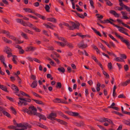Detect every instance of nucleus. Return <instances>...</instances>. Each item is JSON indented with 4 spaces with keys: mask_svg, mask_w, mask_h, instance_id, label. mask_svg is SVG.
<instances>
[{
    "mask_svg": "<svg viewBox=\"0 0 130 130\" xmlns=\"http://www.w3.org/2000/svg\"><path fill=\"white\" fill-rule=\"evenodd\" d=\"M29 109L25 108L23 110V111L24 112H26L30 115H37V109L34 106L29 107Z\"/></svg>",
    "mask_w": 130,
    "mask_h": 130,
    "instance_id": "obj_1",
    "label": "nucleus"
},
{
    "mask_svg": "<svg viewBox=\"0 0 130 130\" xmlns=\"http://www.w3.org/2000/svg\"><path fill=\"white\" fill-rule=\"evenodd\" d=\"M57 117V114L55 112H52L48 115L47 117V118L50 119L51 120H56L60 123V122L61 120L55 118Z\"/></svg>",
    "mask_w": 130,
    "mask_h": 130,
    "instance_id": "obj_2",
    "label": "nucleus"
},
{
    "mask_svg": "<svg viewBox=\"0 0 130 130\" xmlns=\"http://www.w3.org/2000/svg\"><path fill=\"white\" fill-rule=\"evenodd\" d=\"M70 23L72 24V26H70V27H69V30H73L76 28L79 29V27L80 26V24L79 22L77 23V24L73 22H71Z\"/></svg>",
    "mask_w": 130,
    "mask_h": 130,
    "instance_id": "obj_3",
    "label": "nucleus"
},
{
    "mask_svg": "<svg viewBox=\"0 0 130 130\" xmlns=\"http://www.w3.org/2000/svg\"><path fill=\"white\" fill-rule=\"evenodd\" d=\"M65 112L68 114L69 115L72 116L74 117H78L80 118L82 117L80 116L79 113L77 112H74L72 111H65Z\"/></svg>",
    "mask_w": 130,
    "mask_h": 130,
    "instance_id": "obj_4",
    "label": "nucleus"
},
{
    "mask_svg": "<svg viewBox=\"0 0 130 130\" xmlns=\"http://www.w3.org/2000/svg\"><path fill=\"white\" fill-rule=\"evenodd\" d=\"M74 124H75L76 126L79 127H84L86 126L84 122L83 121H81L79 122H74Z\"/></svg>",
    "mask_w": 130,
    "mask_h": 130,
    "instance_id": "obj_5",
    "label": "nucleus"
},
{
    "mask_svg": "<svg viewBox=\"0 0 130 130\" xmlns=\"http://www.w3.org/2000/svg\"><path fill=\"white\" fill-rule=\"evenodd\" d=\"M36 49V47H34L33 46H29L26 48V51L27 52L28 51H34Z\"/></svg>",
    "mask_w": 130,
    "mask_h": 130,
    "instance_id": "obj_6",
    "label": "nucleus"
},
{
    "mask_svg": "<svg viewBox=\"0 0 130 130\" xmlns=\"http://www.w3.org/2000/svg\"><path fill=\"white\" fill-rule=\"evenodd\" d=\"M31 100L35 101L36 103L40 105H42V107H43L45 105V103L41 101L34 99H31Z\"/></svg>",
    "mask_w": 130,
    "mask_h": 130,
    "instance_id": "obj_7",
    "label": "nucleus"
},
{
    "mask_svg": "<svg viewBox=\"0 0 130 130\" xmlns=\"http://www.w3.org/2000/svg\"><path fill=\"white\" fill-rule=\"evenodd\" d=\"M22 24L24 26H27L30 28L31 27H32V24L29 22H28L26 23L23 21H22Z\"/></svg>",
    "mask_w": 130,
    "mask_h": 130,
    "instance_id": "obj_8",
    "label": "nucleus"
},
{
    "mask_svg": "<svg viewBox=\"0 0 130 130\" xmlns=\"http://www.w3.org/2000/svg\"><path fill=\"white\" fill-rule=\"evenodd\" d=\"M117 21L119 23L122 24V25L124 27H126L130 29V27L128 25L123 22L122 20H120L119 19H117Z\"/></svg>",
    "mask_w": 130,
    "mask_h": 130,
    "instance_id": "obj_9",
    "label": "nucleus"
},
{
    "mask_svg": "<svg viewBox=\"0 0 130 130\" xmlns=\"http://www.w3.org/2000/svg\"><path fill=\"white\" fill-rule=\"evenodd\" d=\"M36 116H38L40 118V119H42L44 120H46V119L45 116L43 115L40 113H38L37 115Z\"/></svg>",
    "mask_w": 130,
    "mask_h": 130,
    "instance_id": "obj_10",
    "label": "nucleus"
},
{
    "mask_svg": "<svg viewBox=\"0 0 130 130\" xmlns=\"http://www.w3.org/2000/svg\"><path fill=\"white\" fill-rule=\"evenodd\" d=\"M109 13L112 15H114L116 17L118 18L120 16L119 14L117 13L115 11L113 10H110Z\"/></svg>",
    "mask_w": 130,
    "mask_h": 130,
    "instance_id": "obj_11",
    "label": "nucleus"
},
{
    "mask_svg": "<svg viewBox=\"0 0 130 130\" xmlns=\"http://www.w3.org/2000/svg\"><path fill=\"white\" fill-rule=\"evenodd\" d=\"M123 42L125 43V44L127 46V47L129 49H130V42L128 40H123Z\"/></svg>",
    "mask_w": 130,
    "mask_h": 130,
    "instance_id": "obj_12",
    "label": "nucleus"
},
{
    "mask_svg": "<svg viewBox=\"0 0 130 130\" xmlns=\"http://www.w3.org/2000/svg\"><path fill=\"white\" fill-rule=\"evenodd\" d=\"M46 20L48 21L52 22L53 23H56L57 22V20L55 18H47Z\"/></svg>",
    "mask_w": 130,
    "mask_h": 130,
    "instance_id": "obj_13",
    "label": "nucleus"
},
{
    "mask_svg": "<svg viewBox=\"0 0 130 130\" xmlns=\"http://www.w3.org/2000/svg\"><path fill=\"white\" fill-rule=\"evenodd\" d=\"M0 88L5 92H9L7 90V88L6 86L0 85Z\"/></svg>",
    "mask_w": 130,
    "mask_h": 130,
    "instance_id": "obj_14",
    "label": "nucleus"
},
{
    "mask_svg": "<svg viewBox=\"0 0 130 130\" xmlns=\"http://www.w3.org/2000/svg\"><path fill=\"white\" fill-rule=\"evenodd\" d=\"M78 47L79 48H85L87 47V45L86 44H78L77 45Z\"/></svg>",
    "mask_w": 130,
    "mask_h": 130,
    "instance_id": "obj_15",
    "label": "nucleus"
},
{
    "mask_svg": "<svg viewBox=\"0 0 130 130\" xmlns=\"http://www.w3.org/2000/svg\"><path fill=\"white\" fill-rule=\"evenodd\" d=\"M11 86V89L17 92L19 91V89L18 87L14 85H12Z\"/></svg>",
    "mask_w": 130,
    "mask_h": 130,
    "instance_id": "obj_16",
    "label": "nucleus"
},
{
    "mask_svg": "<svg viewBox=\"0 0 130 130\" xmlns=\"http://www.w3.org/2000/svg\"><path fill=\"white\" fill-rule=\"evenodd\" d=\"M37 82L36 80H34L32 83L31 86L33 88H36L37 85Z\"/></svg>",
    "mask_w": 130,
    "mask_h": 130,
    "instance_id": "obj_17",
    "label": "nucleus"
},
{
    "mask_svg": "<svg viewBox=\"0 0 130 130\" xmlns=\"http://www.w3.org/2000/svg\"><path fill=\"white\" fill-rule=\"evenodd\" d=\"M17 126L13 125H10L8 127V128L10 129H13L15 130H24L23 129H18L16 128Z\"/></svg>",
    "mask_w": 130,
    "mask_h": 130,
    "instance_id": "obj_18",
    "label": "nucleus"
},
{
    "mask_svg": "<svg viewBox=\"0 0 130 130\" xmlns=\"http://www.w3.org/2000/svg\"><path fill=\"white\" fill-rule=\"evenodd\" d=\"M4 52H6L7 54L11 53L12 51V50L9 47L7 46L6 48L4 50Z\"/></svg>",
    "mask_w": 130,
    "mask_h": 130,
    "instance_id": "obj_19",
    "label": "nucleus"
},
{
    "mask_svg": "<svg viewBox=\"0 0 130 130\" xmlns=\"http://www.w3.org/2000/svg\"><path fill=\"white\" fill-rule=\"evenodd\" d=\"M2 38L4 41L7 43L9 44L12 43V42L11 41L8 40L5 37H3Z\"/></svg>",
    "mask_w": 130,
    "mask_h": 130,
    "instance_id": "obj_20",
    "label": "nucleus"
},
{
    "mask_svg": "<svg viewBox=\"0 0 130 130\" xmlns=\"http://www.w3.org/2000/svg\"><path fill=\"white\" fill-rule=\"evenodd\" d=\"M122 122L125 124L130 126V119H129L128 121L125 120H123Z\"/></svg>",
    "mask_w": 130,
    "mask_h": 130,
    "instance_id": "obj_21",
    "label": "nucleus"
},
{
    "mask_svg": "<svg viewBox=\"0 0 130 130\" xmlns=\"http://www.w3.org/2000/svg\"><path fill=\"white\" fill-rule=\"evenodd\" d=\"M66 43V45H67L69 48L72 49L74 47L73 44L71 43H68L67 41L66 42V43Z\"/></svg>",
    "mask_w": 130,
    "mask_h": 130,
    "instance_id": "obj_22",
    "label": "nucleus"
},
{
    "mask_svg": "<svg viewBox=\"0 0 130 130\" xmlns=\"http://www.w3.org/2000/svg\"><path fill=\"white\" fill-rule=\"evenodd\" d=\"M23 31L26 33H28L32 35L33 34V31L26 28H24Z\"/></svg>",
    "mask_w": 130,
    "mask_h": 130,
    "instance_id": "obj_23",
    "label": "nucleus"
},
{
    "mask_svg": "<svg viewBox=\"0 0 130 130\" xmlns=\"http://www.w3.org/2000/svg\"><path fill=\"white\" fill-rule=\"evenodd\" d=\"M91 28L94 31L95 33L97 35H99L100 37H102V35L101 34L99 31H97L94 28L92 27H91Z\"/></svg>",
    "mask_w": 130,
    "mask_h": 130,
    "instance_id": "obj_24",
    "label": "nucleus"
},
{
    "mask_svg": "<svg viewBox=\"0 0 130 130\" xmlns=\"http://www.w3.org/2000/svg\"><path fill=\"white\" fill-rule=\"evenodd\" d=\"M108 119L104 117L100 118V120L99 121L101 122H105L108 121Z\"/></svg>",
    "mask_w": 130,
    "mask_h": 130,
    "instance_id": "obj_25",
    "label": "nucleus"
},
{
    "mask_svg": "<svg viewBox=\"0 0 130 130\" xmlns=\"http://www.w3.org/2000/svg\"><path fill=\"white\" fill-rule=\"evenodd\" d=\"M34 30H35V31L37 32H40L41 31V30L39 28H37L35 26L32 25V27H30Z\"/></svg>",
    "mask_w": 130,
    "mask_h": 130,
    "instance_id": "obj_26",
    "label": "nucleus"
},
{
    "mask_svg": "<svg viewBox=\"0 0 130 130\" xmlns=\"http://www.w3.org/2000/svg\"><path fill=\"white\" fill-rule=\"evenodd\" d=\"M3 113L4 115L8 118H10L11 117L9 113L6 111V110L3 112Z\"/></svg>",
    "mask_w": 130,
    "mask_h": 130,
    "instance_id": "obj_27",
    "label": "nucleus"
},
{
    "mask_svg": "<svg viewBox=\"0 0 130 130\" xmlns=\"http://www.w3.org/2000/svg\"><path fill=\"white\" fill-rule=\"evenodd\" d=\"M60 123L61 124L65 125L66 127H68V123L66 122H65V121L62 120H61V121L60 122Z\"/></svg>",
    "mask_w": 130,
    "mask_h": 130,
    "instance_id": "obj_28",
    "label": "nucleus"
},
{
    "mask_svg": "<svg viewBox=\"0 0 130 130\" xmlns=\"http://www.w3.org/2000/svg\"><path fill=\"white\" fill-rule=\"evenodd\" d=\"M26 12H28L30 13H34V12H33L31 9L29 8H24L23 9Z\"/></svg>",
    "mask_w": 130,
    "mask_h": 130,
    "instance_id": "obj_29",
    "label": "nucleus"
},
{
    "mask_svg": "<svg viewBox=\"0 0 130 130\" xmlns=\"http://www.w3.org/2000/svg\"><path fill=\"white\" fill-rule=\"evenodd\" d=\"M115 33V35L117 37H118L121 40V41L123 42V40H124L123 39H124V38L121 36H120L116 32H115L114 33Z\"/></svg>",
    "mask_w": 130,
    "mask_h": 130,
    "instance_id": "obj_30",
    "label": "nucleus"
},
{
    "mask_svg": "<svg viewBox=\"0 0 130 130\" xmlns=\"http://www.w3.org/2000/svg\"><path fill=\"white\" fill-rule=\"evenodd\" d=\"M21 35L22 37L25 39H28V38L27 34L25 33H24L23 32H21Z\"/></svg>",
    "mask_w": 130,
    "mask_h": 130,
    "instance_id": "obj_31",
    "label": "nucleus"
},
{
    "mask_svg": "<svg viewBox=\"0 0 130 130\" xmlns=\"http://www.w3.org/2000/svg\"><path fill=\"white\" fill-rule=\"evenodd\" d=\"M10 109L11 110L13 114L14 115H16L17 114L16 111L13 106H11L10 107Z\"/></svg>",
    "mask_w": 130,
    "mask_h": 130,
    "instance_id": "obj_32",
    "label": "nucleus"
},
{
    "mask_svg": "<svg viewBox=\"0 0 130 130\" xmlns=\"http://www.w3.org/2000/svg\"><path fill=\"white\" fill-rule=\"evenodd\" d=\"M19 99L20 100L24 101L26 102H30L31 101V100L30 99H27V100H25V98H19Z\"/></svg>",
    "mask_w": 130,
    "mask_h": 130,
    "instance_id": "obj_33",
    "label": "nucleus"
},
{
    "mask_svg": "<svg viewBox=\"0 0 130 130\" xmlns=\"http://www.w3.org/2000/svg\"><path fill=\"white\" fill-rule=\"evenodd\" d=\"M61 86L62 85L60 82H58L57 83L56 85V88H57L60 89L61 88Z\"/></svg>",
    "mask_w": 130,
    "mask_h": 130,
    "instance_id": "obj_34",
    "label": "nucleus"
},
{
    "mask_svg": "<svg viewBox=\"0 0 130 130\" xmlns=\"http://www.w3.org/2000/svg\"><path fill=\"white\" fill-rule=\"evenodd\" d=\"M127 86L126 82H121L119 85V86L120 87L121 86L124 87Z\"/></svg>",
    "mask_w": 130,
    "mask_h": 130,
    "instance_id": "obj_35",
    "label": "nucleus"
},
{
    "mask_svg": "<svg viewBox=\"0 0 130 130\" xmlns=\"http://www.w3.org/2000/svg\"><path fill=\"white\" fill-rule=\"evenodd\" d=\"M61 100L60 99H58V98H56L54 99L53 100V102L54 103H60L61 102H60V101H61Z\"/></svg>",
    "mask_w": 130,
    "mask_h": 130,
    "instance_id": "obj_36",
    "label": "nucleus"
},
{
    "mask_svg": "<svg viewBox=\"0 0 130 130\" xmlns=\"http://www.w3.org/2000/svg\"><path fill=\"white\" fill-rule=\"evenodd\" d=\"M58 70L60 72H62L63 73H64L65 71L64 68L62 67H61V68H58Z\"/></svg>",
    "mask_w": 130,
    "mask_h": 130,
    "instance_id": "obj_37",
    "label": "nucleus"
},
{
    "mask_svg": "<svg viewBox=\"0 0 130 130\" xmlns=\"http://www.w3.org/2000/svg\"><path fill=\"white\" fill-rule=\"evenodd\" d=\"M119 30L121 32L123 33L128 36L130 37V36L127 33L125 32L122 29H121H121H119Z\"/></svg>",
    "mask_w": 130,
    "mask_h": 130,
    "instance_id": "obj_38",
    "label": "nucleus"
},
{
    "mask_svg": "<svg viewBox=\"0 0 130 130\" xmlns=\"http://www.w3.org/2000/svg\"><path fill=\"white\" fill-rule=\"evenodd\" d=\"M14 40L15 42V43L17 44H20L21 43H22L23 42V41H22V42H21V41H20L18 39H17L16 38H15V39Z\"/></svg>",
    "mask_w": 130,
    "mask_h": 130,
    "instance_id": "obj_39",
    "label": "nucleus"
},
{
    "mask_svg": "<svg viewBox=\"0 0 130 130\" xmlns=\"http://www.w3.org/2000/svg\"><path fill=\"white\" fill-rule=\"evenodd\" d=\"M0 60L1 63L5 61V58L3 55H2L0 56Z\"/></svg>",
    "mask_w": 130,
    "mask_h": 130,
    "instance_id": "obj_40",
    "label": "nucleus"
},
{
    "mask_svg": "<svg viewBox=\"0 0 130 130\" xmlns=\"http://www.w3.org/2000/svg\"><path fill=\"white\" fill-rule=\"evenodd\" d=\"M12 60L13 61L14 63L15 64H17V61L15 60V58H16L17 57V56L14 55H12Z\"/></svg>",
    "mask_w": 130,
    "mask_h": 130,
    "instance_id": "obj_41",
    "label": "nucleus"
},
{
    "mask_svg": "<svg viewBox=\"0 0 130 130\" xmlns=\"http://www.w3.org/2000/svg\"><path fill=\"white\" fill-rule=\"evenodd\" d=\"M20 92L21 94L22 95H23V96H27L28 97L30 98V96L29 95L26 93H24V92H23L22 91H20Z\"/></svg>",
    "mask_w": 130,
    "mask_h": 130,
    "instance_id": "obj_42",
    "label": "nucleus"
},
{
    "mask_svg": "<svg viewBox=\"0 0 130 130\" xmlns=\"http://www.w3.org/2000/svg\"><path fill=\"white\" fill-rule=\"evenodd\" d=\"M108 35L109 37L113 40L115 41L116 42L118 43V42L115 38L111 34H109Z\"/></svg>",
    "mask_w": 130,
    "mask_h": 130,
    "instance_id": "obj_43",
    "label": "nucleus"
},
{
    "mask_svg": "<svg viewBox=\"0 0 130 130\" xmlns=\"http://www.w3.org/2000/svg\"><path fill=\"white\" fill-rule=\"evenodd\" d=\"M111 112L113 113H115L116 114H117L120 116H123V115L122 114L116 111H111Z\"/></svg>",
    "mask_w": 130,
    "mask_h": 130,
    "instance_id": "obj_44",
    "label": "nucleus"
},
{
    "mask_svg": "<svg viewBox=\"0 0 130 130\" xmlns=\"http://www.w3.org/2000/svg\"><path fill=\"white\" fill-rule=\"evenodd\" d=\"M45 8L47 12H50L49 9L50 8L48 5H45Z\"/></svg>",
    "mask_w": 130,
    "mask_h": 130,
    "instance_id": "obj_45",
    "label": "nucleus"
},
{
    "mask_svg": "<svg viewBox=\"0 0 130 130\" xmlns=\"http://www.w3.org/2000/svg\"><path fill=\"white\" fill-rule=\"evenodd\" d=\"M32 93L33 94V95L35 96L36 97L38 98H42L41 96H40L38 94H37V93L34 92L33 91H32Z\"/></svg>",
    "mask_w": 130,
    "mask_h": 130,
    "instance_id": "obj_46",
    "label": "nucleus"
},
{
    "mask_svg": "<svg viewBox=\"0 0 130 130\" xmlns=\"http://www.w3.org/2000/svg\"><path fill=\"white\" fill-rule=\"evenodd\" d=\"M119 5L120 6H121L122 7H123L124 8V6H125V5H124L123 3L122 0H119Z\"/></svg>",
    "mask_w": 130,
    "mask_h": 130,
    "instance_id": "obj_47",
    "label": "nucleus"
},
{
    "mask_svg": "<svg viewBox=\"0 0 130 130\" xmlns=\"http://www.w3.org/2000/svg\"><path fill=\"white\" fill-rule=\"evenodd\" d=\"M106 4L110 6H111L113 5V4L110 1L108 0L107 1Z\"/></svg>",
    "mask_w": 130,
    "mask_h": 130,
    "instance_id": "obj_48",
    "label": "nucleus"
},
{
    "mask_svg": "<svg viewBox=\"0 0 130 130\" xmlns=\"http://www.w3.org/2000/svg\"><path fill=\"white\" fill-rule=\"evenodd\" d=\"M103 73L104 75L106 76V78H109V74L107 73L105 71H103Z\"/></svg>",
    "mask_w": 130,
    "mask_h": 130,
    "instance_id": "obj_49",
    "label": "nucleus"
},
{
    "mask_svg": "<svg viewBox=\"0 0 130 130\" xmlns=\"http://www.w3.org/2000/svg\"><path fill=\"white\" fill-rule=\"evenodd\" d=\"M91 57L96 62H98V61L97 59L96 58V57L93 55H92L91 56Z\"/></svg>",
    "mask_w": 130,
    "mask_h": 130,
    "instance_id": "obj_50",
    "label": "nucleus"
},
{
    "mask_svg": "<svg viewBox=\"0 0 130 130\" xmlns=\"http://www.w3.org/2000/svg\"><path fill=\"white\" fill-rule=\"evenodd\" d=\"M58 38L60 40L62 41H63L65 43H66V42H67V41L65 40L64 39L63 37H58Z\"/></svg>",
    "mask_w": 130,
    "mask_h": 130,
    "instance_id": "obj_51",
    "label": "nucleus"
},
{
    "mask_svg": "<svg viewBox=\"0 0 130 130\" xmlns=\"http://www.w3.org/2000/svg\"><path fill=\"white\" fill-rule=\"evenodd\" d=\"M39 127L42 128H43L44 129H48V128L47 127L41 123H40V125L39 126Z\"/></svg>",
    "mask_w": 130,
    "mask_h": 130,
    "instance_id": "obj_52",
    "label": "nucleus"
},
{
    "mask_svg": "<svg viewBox=\"0 0 130 130\" xmlns=\"http://www.w3.org/2000/svg\"><path fill=\"white\" fill-rule=\"evenodd\" d=\"M106 52L109 55H112L115 57H116V56L113 53V52H110L108 51H107Z\"/></svg>",
    "mask_w": 130,
    "mask_h": 130,
    "instance_id": "obj_53",
    "label": "nucleus"
},
{
    "mask_svg": "<svg viewBox=\"0 0 130 130\" xmlns=\"http://www.w3.org/2000/svg\"><path fill=\"white\" fill-rule=\"evenodd\" d=\"M124 68L125 71H127L128 70L129 67L128 65L127 64L124 65Z\"/></svg>",
    "mask_w": 130,
    "mask_h": 130,
    "instance_id": "obj_54",
    "label": "nucleus"
},
{
    "mask_svg": "<svg viewBox=\"0 0 130 130\" xmlns=\"http://www.w3.org/2000/svg\"><path fill=\"white\" fill-rule=\"evenodd\" d=\"M108 66L109 70H111L112 69V64L111 62L108 63Z\"/></svg>",
    "mask_w": 130,
    "mask_h": 130,
    "instance_id": "obj_55",
    "label": "nucleus"
},
{
    "mask_svg": "<svg viewBox=\"0 0 130 130\" xmlns=\"http://www.w3.org/2000/svg\"><path fill=\"white\" fill-rule=\"evenodd\" d=\"M118 97L119 98H126V97L125 96H124L123 94H122L119 95L118 96Z\"/></svg>",
    "mask_w": 130,
    "mask_h": 130,
    "instance_id": "obj_56",
    "label": "nucleus"
},
{
    "mask_svg": "<svg viewBox=\"0 0 130 130\" xmlns=\"http://www.w3.org/2000/svg\"><path fill=\"white\" fill-rule=\"evenodd\" d=\"M100 47L103 50H105V48L104 47L103 45L102 44V43H100L99 44Z\"/></svg>",
    "mask_w": 130,
    "mask_h": 130,
    "instance_id": "obj_57",
    "label": "nucleus"
},
{
    "mask_svg": "<svg viewBox=\"0 0 130 130\" xmlns=\"http://www.w3.org/2000/svg\"><path fill=\"white\" fill-rule=\"evenodd\" d=\"M16 21L18 23H20L21 24H22V21H23V20H22V19H16Z\"/></svg>",
    "mask_w": 130,
    "mask_h": 130,
    "instance_id": "obj_58",
    "label": "nucleus"
},
{
    "mask_svg": "<svg viewBox=\"0 0 130 130\" xmlns=\"http://www.w3.org/2000/svg\"><path fill=\"white\" fill-rule=\"evenodd\" d=\"M17 78V80L18 81L19 84H21V80L18 76H16Z\"/></svg>",
    "mask_w": 130,
    "mask_h": 130,
    "instance_id": "obj_59",
    "label": "nucleus"
},
{
    "mask_svg": "<svg viewBox=\"0 0 130 130\" xmlns=\"http://www.w3.org/2000/svg\"><path fill=\"white\" fill-rule=\"evenodd\" d=\"M5 110V109L2 106H0V112H2L3 113V111H4Z\"/></svg>",
    "mask_w": 130,
    "mask_h": 130,
    "instance_id": "obj_60",
    "label": "nucleus"
},
{
    "mask_svg": "<svg viewBox=\"0 0 130 130\" xmlns=\"http://www.w3.org/2000/svg\"><path fill=\"white\" fill-rule=\"evenodd\" d=\"M6 98L7 99H8L11 102H13V99L11 97H10L8 96H6Z\"/></svg>",
    "mask_w": 130,
    "mask_h": 130,
    "instance_id": "obj_61",
    "label": "nucleus"
},
{
    "mask_svg": "<svg viewBox=\"0 0 130 130\" xmlns=\"http://www.w3.org/2000/svg\"><path fill=\"white\" fill-rule=\"evenodd\" d=\"M24 51L22 49H20L19 50V54H22L24 53Z\"/></svg>",
    "mask_w": 130,
    "mask_h": 130,
    "instance_id": "obj_62",
    "label": "nucleus"
},
{
    "mask_svg": "<svg viewBox=\"0 0 130 130\" xmlns=\"http://www.w3.org/2000/svg\"><path fill=\"white\" fill-rule=\"evenodd\" d=\"M121 57L124 59H126L127 58V57L124 54H121Z\"/></svg>",
    "mask_w": 130,
    "mask_h": 130,
    "instance_id": "obj_63",
    "label": "nucleus"
},
{
    "mask_svg": "<svg viewBox=\"0 0 130 130\" xmlns=\"http://www.w3.org/2000/svg\"><path fill=\"white\" fill-rule=\"evenodd\" d=\"M124 8H125L127 11L130 12V8L129 7L125 5L124 6Z\"/></svg>",
    "mask_w": 130,
    "mask_h": 130,
    "instance_id": "obj_64",
    "label": "nucleus"
}]
</instances>
